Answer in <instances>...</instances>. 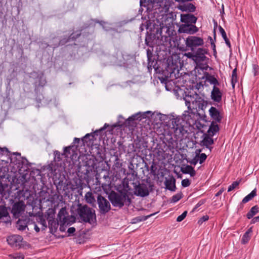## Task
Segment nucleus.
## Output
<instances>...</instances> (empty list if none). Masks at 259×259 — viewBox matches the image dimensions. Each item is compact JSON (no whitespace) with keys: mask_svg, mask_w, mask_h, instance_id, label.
I'll list each match as a JSON object with an SVG mask.
<instances>
[{"mask_svg":"<svg viewBox=\"0 0 259 259\" xmlns=\"http://www.w3.org/2000/svg\"><path fill=\"white\" fill-rule=\"evenodd\" d=\"M205 202V200L202 199L200 200L195 205V207L193 209V211H194L195 209H196L197 208L200 207L201 205L203 204Z\"/></svg>","mask_w":259,"mask_h":259,"instance_id":"nucleus-57","label":"nucleus"},{"mask_svg":"<svg viewBox=\"0 0 259 259\" xmlns=\"http://www.w3.org/2000/svg\"><path fill=\"white\" fill-rule=\"evenodd\" d=\"M28 220L26 218L24 219H19L17 222V227L18 230L20 231L24 230L27 227Z\"/></svg>","mask_w":259,"mask_h":259,"instance_id":"nucleus-27","label":"nucleus"},{"mask_svg":"<svg viewBox=\"0 0 259 259\" xmlns=\"http://www.w3.org/2000/svg\"><path fill=\"white\" fill-rule=\"evenodd\" d=\"M145 184L144 183H139L135 186L134 194L138 196L144 197L147 196L149 194V188L152 189L153 185L151 184L150 181L147 180Z\"/></svg>","mask_w":259,"mask_h":259,"instance_id":"nucleus-6","label":"nucleus"},{"mask_svg":"<svg viewBox=\"0 0 259 259\" xmlns=\"http://www.w3.org/2000/svg\"><path fill=\"white\" fill-rule=\"evenodd\" d=\"M108 126H109V124L107 123H105L103 127H101L99 130L95 131L93 133H91L90 134H86L82 138H81V140L84 145L86 143L87 145H89L90 144V142L91 141H93L96 139L95 136H98L99 135H101V133L105 130Z\"/></svg>","mask_w":259,"mask_h":259,"instance_id":"nucleus-9","label":"nucleus"},{"mask_svg":"<svg viewBox=\"0 0 259 259\" xmlns=\"http://www.w3.org/2000/svg\"><path fill=\"white\" fill-rule=\"evenodd\" d=\"M184 56L194 61V52L191 51V52L186 53L184 54Z\"/></svg>","mask_w":259,"mask_h":259,"instance_id":"nucleus-55","label":"nucleus"},{"mask_svg":"<svg viewBox=\"0 0 259 259\" xmlns=\"http://www.w3.org/2000/svg\"><path fill=\"white\" fill-rule=\"evenodd\" d=\"M163 143L165 144L166 148L165 151H172L177 147L178 142L176 140L169 136V137L165 138Z\"/></svg>","mask_w":259,"mask_h":259,"instance_id":"nucleus-16","label":"nucleus"},{"mask_svg":"<svg viewBox=\"0 0 259 259\" xmlns=\"http://www.w3.org/2000/svg\"><path fill=\"white\" fill-rule=\"evenodd\" d=\"M9 256L12 259H24V256L21 253L11 254Z\"/></svg>","mask_w":259,"mask_h":259,"instance_id":"nucleus-46","label":"nucleus"},{"mask_svg":"<svg viewBox=\"0 0 259 259\" xmlns=\"http://www.w3.org/2000/svg\"><path fill=\"white\" fill-rule=\"evenodd\" d=\"M184 23V24H181L179 26L178 29L179 33L194 34L198 31L199 28L195 25L190 24L189 22Z\"/></svg>","mask_w":259,"mask_h":259,"instance_id":"nucleus-10","label":"nucleus"},{"mask_svg":"<svg viewBox=\"0 0 259 259\" xmlns=\"http://www.w3.org/2000/svg\"><path fill=\"white\" fill-rule=\"evenodd\" d=\"M253 71L254 75L256 76L259 73V66L257 64H253Z\"/></svg>","mask_w":259,"mask_h":259,"instance_id":"nucleus-54","label":"nucleus"},{"mask_svg":"<svg viewBox=\"0 0 259 259\" xmlns=\"http://www.w3.org/2000/svg\"><path fill=\"white\" fill-rule=\"evenodd\" d=\"M197 151L198 152L197 153H196V155L198 156V158L199 159V162L200 164L203 163L205 160L207 158V155L205 153H201L199 154V153L201 152V150H197Z\"/></svg>","mask_w":259,"mask_h":259,"instance_id":"nucleus-39","label":"nucleus"},{"mask_svg":"<svg viewBox=\"0 0 259 259\" xmlns=\"http://www.w3.org/2000/svg\"><path fill=\"white\" fill-rule=\"evenodd\" d=\"M77 213L79 216L80 222L88 223L92 224L96 220V215L95 210L87 205L79 204L76 209Z\"/></svg>","mask_w":259,"mask_h":259,"instance_id":"nucleus-2","label":"nucleus"},{"mask_svg":"<svg viewBox=\"0 0 259 259\" xmlns=\"http://www.w3.org/2000/svg\"><path fill=\"white\" fill-rule=\"evenodd\" d=\"M259 211V207L257 205H255L251 208L250 210L247 212L246 217L248 219L252 218Z\"/></svg>","mask_w":259,"mask_h":259,"instance_id":"nucleus-31","label":"nucleus"},{"mask_svg":"<svg viewBox=\"0 0 259 259\" xmlns=\"http://www.w3.org/2000/svg\"><path fill=\"white\" fill-rule=\"evenodd\" d=\"M191 184V182L189 180L186 179H184L182 181V186L183 187H189Z\"/></svg>","mask_w":259,"mask_h":259,"instance_id":"nucleus-52","label":"nucleus"},{"mask_svg":"<svg viewBox=\"0 0 259 259\" xmlns=\"http://www.w3.org/2000/svg\"><path fill=\"white\" fill-rule=\"evenodd\" d=\"M6 187H7V185H4L2 183H0V194L3 197L6 195L5 188Z\"/></svg>","mask_w":259,"mask_h":259,"instance_id":"nucleus-49","label":"nucleus"},{"mask_svg":"<svg viewBox=\"0 0 259 259\" xmlns=\"http://www.w3.org/2000/svg\"><path fill=\"white\" fill-rule=\"evenodd\" d=\"M217 123L218 122L212 121L206 134L210 135V136H213L214 135L218 132L219 131L220 128Z\"/></svg>","mask_w":259,"mask_h":259,"instance_id":"nucleus-23","label":"nucleus"},{"mask_svg":"<svg viewBox=\"0 0 259 259\" xmlns=\"http://www.w3.org/2000/svg\"><path fill=\"white\" fill-rule=\"evenodd\" d=\"M204 43V40L202 37L190 35L185 40L186 49H183L182 48H180L179 49L182 51L190 50L195 52L198 48L202 47Z\"/></svg>","mask_w":259,"mask_h":259,"instance_id":"nucleus-4","label":"nucleus"},{"mask_svg":"<svg viewBox=\"0 0 259 259\" xmlns=\"http://www.w3.org/2000/svg\"><path fill=\"white\" fill-rule=\"evenodd\" d=\"M84 197L86 201L88 203L92 204L94 206V204L96 202V199L94 198L93 193L91 192H88L85 194Z\"/></svg>","mask_w":259,"mask_h":259,"instance_id":"nucleus-33","label":"nucleus"},{"mask_svg":"<svg viewBox=\"0 0 259 259\" xmlns=\"http://www.w3.org/2000/svg\"><path fill=\"white\" fill-rule=\"evenodd\" d=\"M222 93L218 87H213L211 92V99L217 103H220L222 99Z\"/></svg>","mask_w":259,"mask_h":259,"instance_id":"nucleus-17","label":"nucleus"},{"mask_svg":"<svg viewBox=\"0 0 259 259\" xmlns=\"http://www.w3.org/2000/svg\"><path fill=\"white\" fill-rule=\"evenodd\" d=\"M198 161H199V159H198V156H197L196 155L194 157V158L190 162V163L192 164L196 165Z\"/></svg>","mask_w":259,"mask_h":259,"instance_id":"nucleus-59","label":"nucleus"},{"mask_svg":"<svg viewBox=\"0 0 259 259\" xmlns=\"http://www.w3.org/2000/svg\"><path fill=\"white\" fill-rule=\"evenodd\" d=\"M219 30L222 35V36L223 37V39H224V40L225 41L226 44L229 48H231V45L229 39L228 38V37L227 36L225 30L221 26H220Z\"/></svg>","mask_w":259,"mask_h":259,"instance_id":"nucleus-34","label":"nucleus"},{"mask_svg":"<svg viewBox=\"0 0 259 259\" xmlns=\"http://www.w3.org/2000/svg\"><path fill=\"white\" fill-rule=\"evenodd\" d=\"M75 232V229L74 227L69 228L67 230V233L69 234V235L73 234Z\"/></svg>","mask_w":259,"mask_h":259,"instance_id":"nucleus-60","label":"nucleus"},{"mask_svg":"<svg viewBox=\"0 0 259 259\" xmlns=\"http://www.w3.org/2000/svg\"><path fill=\"white\" fill-rule=\"evenodd\" d=\"M47 81L44 76V74L42 73L38 74L37 75L36 80L35 81V86L37 87H43L45 85Z\"/></svg>","mask_w":259,"mask_h":259,"instance_id":"nucleus-24","label":"nucleus"},{"mask_svg":"<svg viewBox=\"0 0 259 259\" xmlns=\"http://www.w3.org/2000/svg\"><path fill=\"white\" fill-rule=\"evenodd\" d=\"M237 81V68H235L232 71L231 77V84L233 88L235 87V84Z\"/></svg>","mask_w":259,"mask_h":259,"instance_id":"nucleus-38","label":"nucleus"},{"mask_svg":"<svg viewBox=\"0 0 259 259\" xmlns=\"http://www.w3.org/2000/svg\"><path fill=\"white\" fill-rule=\"evenodd\" d=\"M79 29L81 33V36L83 38H88L90 35H92L94 32V27L93 26H82Z\"/></svg>","mask_w":259,"mask_h":259,"instance_id":"nucleus-18","label":"nucleus"},{"mask_svg":"<svg viewBox=\"0 0 259 259\" xmlns=\"http://www.w3.org/2000/svg\"><path fill=\"white\" fill-rule=\"evenodd\" d=\"M194 52V62H199L200 61H205L208 60V58L205 56L208 53L206 49L203 48H198Z\"/></svg>","mask_w":259,"mask_h":259,"instance_id":"nucleus-13","label":"nucleus"},{"mask_svg":"<svg viewBox=\"0 0 259 259\" xmlns=\"http://www.w3.org/2000/svg\"><path fill=\"white\" fill-rule=\"evenodd\" d=\"M141 18L146 20V24L144 26L150 31V33L147 32L145 40L147 46L153 48L154 46H166L171 40L174 41L175 46H179L181 38L177 35L172 23L176 17H165L164 24L162 22L163 20L160 21L157 17H148V20H146V17ZM163 18L161 17V19Z\"/></svg>","mask_w":259,"mask_h":259,"instance_id":"nucleus-1","label":"nucleus"},{"mask_svg":"<svg viewBox=\"0 0 259 259\" xmlns=\"http://www.w3.org/2000/svg\"><path fill=\"white\" fill-rule=\"evenodd\" d=\"M54 160L56 161H60L62 160V156H64V155H62V153H60L58 151H55L54 152Z\"/></svg>","mask_w":259,"mask_h":259,"instance_id":"nucleus-45","label":"nucleus"},{"mask_svg":"<svg viewBox=\"0 0 259 259\" xmlns=\"http://www.w3.org/2000/svg\"><path fill=\"white\" fill-rule=\"evenodd\" d=\"M167 68L163 71L164 74L166 77H172L174 71L171 68H170L168 65L167 66Z\"/></svg>","mask_w":259,"mask_h":259,"instance_id":"nucleus-40","label":"nucleus"},{"mask_svg":"<svg viewBox=\"0 0 259 259\" xmlns=\"http://www.w3.org/2000/svg\"><path fill=\"white\" fill-rule=\"evenodd\" d=\"M204 61H200L199 62H194L196 65V68H199L202 70H207L208 65L206 63H203Z\"/></svg>","mask_w":259,"mask_h":259,"instance_id":"nucleus-37","label":"nucleus"},{"mask_svg":"<svg viewBox=\"0 0 259 259\" xmlns=\"http://www.w3.org/2000/svg\"><path fill=\"white\" fill-rule=\"evenodd\" d=\"M4 152H6V153H8L10 152V151H9L8 149L6 147H4V148L0 147V154H4Z\"/></svg>","mask_w":259,"mask_h":259,"instance_id":"nucleus-61","label":"nucleus"},{"mask_svg":"<svg viewBox=\"0 0 259 259\" xmlns=\"http://www.w3.org/2000/svg\"><path fill=\"white\" fill-rule=\"evenodd\" d=\"M133 116H134V119L135 120H139L140 121L142 118H145V114H142L141 113H138L137 114H135L134 115H132Z\"/></svg>","mask_w":259,"mask_h":259,"instance_id":"nucleus-48","label":"nucleus"},{"mask_svg":"<svg viewBox=\"0 0 259 259\" xmlns=\"http://www.w3.org/2000/svg\"><path fill=\"white\" fill-rule=\"evenodd\" d=\"M206 80L209 82L211 84H213V87H217L220 85V82L217 80V79L207 72H205L204 73V77Z\"/></svg>","mask_w":259,"mask_h":259,"instance_id":"nucleus-22","label":"nucleus"},{"mask_svg":"<svg viewBox=\"0 0 259 259\" xmlns=\"http://www.w3.org/2000/svg\"><path fill=\"white\" fill-rule=\"evenodd\" d=\"M197 17H181L182 22H189L190 24H194L196 22Z\"/></svg>","mask_w":259,"mask_h":259,"instance_id":"nucleus-36","label":"nucleus"},{"mask_svg":"<svg viewBox=\"0 0 259 259\" xmlns=\"http://www.w3.org/2000/svg\"><path fill=\"white\" fill-rule=\"evenodd\" d=\"M224 189L223 188H222L221 189H220L215 195V196L216 197H218L220 195H221L222 193L224 192Z\"/></svg>","mask_w":259,"mask_h":259,"instance_id":"nucleus-64","label":"nucleus"},{"mask_svg":"<svg viewBox=\"0 0 259 259\" xmlns=\"http://www.w3.org/2000/svg\"><path fill=\"white\" fill-rule=\"evenodd\" d=\"M211 46L212 49L213 50V55L214 56H216L217 53V50H216V46H215V45L214 41H212L211 42Z\"/></svg>","mask_w":259,"mask_h":259,"instance_id":"nucleus-58","label":"nucleus"},{"mask_svg":"<svg viewBox=\"0 0 259 259\" xmlns=\"http://www.w3.org/2000/svg\"><path fill=\"white\" fill-rule=\"evenodd\" d=\"M149 1L152 4L154 8L159 6V0H149Z\"/></svg>","mask_w":259,"mask_h":259,"instance_id":"nucleus-62","label":"nucleus"},{"mask_svg":"<svg viewBox=\"0 0 259 259\" xmlns=\"http://www.w3.org/2000/svg\"><path fill=\"white\" fill-rule=\"evenodd\" d=\"M182 197V193H178L174 195L171 198V202L175 203L180 200Z\"/></svg>","mask_w":259,"mask_h":259,"instance_id":"nucleus-47","label":"nucleus"},{"mask_svg":"<svg viewBox=\"0 0 259 259\" xmlns=\"http://www.w3.org/2000/svg\"><path fill=\"white\" fill-rule=\"evenodd\" d=\"M209 113L210 117L214 122L221 123L223 117V114L221 112L217 109L215 107L211 106L209 110Z\"/></svg>","mask_w":259,"mask_h":259,"instance_id":"nucleus-15","label":"nucleus"},{"mask_svg":"<svg viewBox=\"0 0 259 259\" xmlns=\"http://www.w3.org/2000/svg\"><path fill=\"white\" fill-rule=\"evenodd\" d=\"M241 180L240 179L239 181H234L233 183L229 186L228 189V192H230L235 189L240 183Z\"/></svg>","mask_w":259,"mask_h":259,"instance_id":"nucleus-41","label":"nucleus"},{"mask_svg":"<svg viewBox=\"0 0 259 259\" xmlns=\"http://www.w3.org/2000/svg\"><path fill=\"white\" fill-rule=\"evenodd\" d=\"M74 146H70L66 147L64 148V152L62 153V155H64L65 157H68V155L70 154V150L74 148Z\"/></svg>","mask_w":259,"mask_h":259,"instance_id":"nucleus-44","label":"nucleus"},{"mask_svg":"<svg viewBox=\"0 0 259 259\" xmlns=\"http://www.w3.org/2000/svg\"><path fill=\"white\" fill-rule=\"evenodd\" d=\"M148 61L149 65L153 66V67H154L157 63L154 57L153 58H151L150 59H148Z\"/></svg>","mask_w":259,"mask_h":259,"instance_id":"nucleus-53","label":"nucleus"},{"mask_svg":"<svg viewBox=\"0 0 259 259\" xmlns=\"http://www.w3.org/2000/svg\"><path fill=\"white\" fill-rule=\"evenodd\" d=\"M184 100L185 101L186 105L188 106V108H190V103H194L196 101V99L193 96L191 95H186L185 97L184 98Z\"/></svg>","mask_w":259,"mask_h":259,"instance_id":"nucleus-35","label":"nucleus"},{"mask_svg":"<svg viewBox=\"0 0 259 259\" xmlns=\"http://www.w3.org/2000/svg\"><path fill=\"white\" fill-rule=\"evenodd\" d=\"M187 214V211H185L184 212H183L182 214L178 217L177 219V221L178 222L182 221L186 218Z\"/></svg>","mask_w":259,"mask_h":259,"instance_id":"nucleus-51","label":"nucleus"},{"mask_svg":"<svg viewBox=\"0 0 259 259\" xmlns=\"http://www.w3.org/2000/svg\"><path fill=\"white\" fill-rule=\"evenodd\" d=\"M209 219V216L207 215H203L201 218L199 219L198 221V224L199 225H201L204 222H205Z\"/></svg>","mask_w":259,"mask_h":259,"instance_id":"nucleus-50","label":"nucleus"},{"mask_svg":"<svg viewBox=\"0 0 259 259\" xmlns=\"http://www.w3.org/2000/svg\"><path fill=\"white\" fill-rule=\"evenodd\" d=\"M108 198L113 206L119 208L124 206L125 201H127L128 205L131 203V199L126 190L120 191L119 193L112 191L109 195Z\"/></svg>","mask_w":259,"mask_h":259,"instance_id":"nucleus-3","label":"nucleus"},{"mask_svg":"<svg viewBox=\"0 0 259 259\" xmlns=\"http://www.w3.org/2000/svg\"><path fill=\"white\" fill-rule=\"evenodd\" d=\"M179 9L182 11L192 12L195 11V7L193 4L189 3L180 6Z\"/></svg>","mask_w":259,"mask_h":259,"instance_id":"nucleus-28","label":"nucleus"},{"mask_svg":"<svg viewBox=\"0 0 259 259\" xmlns=\"http://www.w3.org/2000/svg\"><path fill=\"white\" fill-rule=\"evenodd\" d=\"M250 235L248 234V233H245L241 238V243L243 244L247 243L250 240Z\"/></svg>","mask_w":259,"mask_h":259,"instance_id":"nucleus-43","label":"nucleus"},{"mask_svg":"<svg viewBox=\"0 0 259 259\" xmlns=\"http://www.w3.org/2000/svg\"><path fill=\"white\" fill-rule=\"evenodd\" d=\"M95 165V163L93 159H90L89 160H87V161H84L83 166L87 167L85 169L86 172L87 173L90 170H92V169L94 168Z\"/></svg>","mask_w":259,"mask_h":259,"instance_id":"nucleus-29","label":"nucleus"},{"mask_svg":"<svg viewBox=\"0 0 259 259\" xmlns=\"http://www.w3.org/2000/svg\"><path fill=\"white\" fill-rule=\"evenodd\" d=\"M165 188L170 191H175L176 190V179L174 177H171L168 179H166L164 182Z\"/></svg>","mask_w":259,"mask_h":259,"instance_id":"nucleus-20","label":"nucleus"},{"mask_svg":"<svg viewBox=\"0 0 259 259\" xmlns=\"http://www.w3.org/2000/svg\"><path fill=\"white\" fill-rule=\"evenodd\" d=\"M256 196V190L254 189L242 200V203H246Z\"/></svg>","mask_w":259,"mask_h":259,"instance_id":"nucleus-32","label":"nucleus"},{"mask_svg":"<svg viewBox=\"0 0 259 259\" xmlns=\"http://www.w3.org/2000/svg\"><path fill=\"white\" fill-rule=\"evenodd\" d=\"M181 171L183 174H189L191 177L196 175V171L191 165H187L185 167H182Z\"/></svg>","mask_w":259,"mask_h":259,"instance_id":"nucleus-26","label":"nucleus"},{"mask_svg":"<svg viewBox=\"0 0 259 259\" xmlns=\"http://www.w3.org/2000/svg\"><path fill=\"white\" fill-rule=\"evenodd\" d=\"M67 214V212L65 208H61L59 213L58 214V218L59 221L63 225H69L68 222V217L65 216V214Z\"/></svg>","mask_w":259,"mask_h":259,"instance_id":"nucleus-21","label":"nucleus"},{"mask_svg":"<svg viewBox=\"0 0 259 259\" xmlns=\"http://www.w3.org/2000/svg\"><path fill=\"white\" fill-rule=\"evenodd\" d=\"M257 222H259V216L253 218L251 221V223L252 224H254Z\"/></svg>","mask_w":259,"mask_h":259,"instance_id":"nucleus-63","label":"nucleus"},{"mask_svg":"<svg viewBox=\"0 0 259 259\" xmlns=\"http://www.w3.org/2000/svg\"><path fill=\"white\" fill-rule=\"evenodd\" d=\"M157 212L153 213L147 215L146 216H141V217H137L134 220H136V222L144 221L147 220L149 218L154 215Z\"/></svg>","mask_w":259,"mask_h":259,"instance_id":"nucleus-42","label":"nucleus"},{"mask_svg":"<svg viewBox=\"0 0 259 259\" xmlns=\"http://www.w3.org/2000/svg\"><path fill=\"white\" fill-rule=\"evenodd\" d=\"M11 163H14L17 166V168L19 170H21V168H23V166L24 164L27 165L28 160L25 158H23L21 157V154L20 153H14L13 155L10 157Z\"/></svg>","mask_w":259,"mask_h":259,"instance_id":"nucleus-11","label":"nucleus"},{"mask_svg":"<svg viewBox=\"0 0 259 259\" xmlns=\"http://www.w3.org/2000/svg\"><path fill=\"white\" fill-rule=\"evenodd\" d=\"M81 32L79 29H73V32L67 37L63 38L59 41V45H64L70 41H75L77 38L81 36Z\"/></svg>","mask_w":259,"mask_h":259,"instance_id":"nucleus-14","label":"nucleus"},{"mask_svg":"<svg viewBox=\"0 0 259 259\" xmlns=\"http://www.w3.org/2000/svg\"><path fill=\"white\" fill-rule=\"evenodd\" d=\"M203 139L201 142V145L205 146L206 148L209 149L211 150V148L209 146L214 143L213 140L211 138L210 135L205 133L203 135Z\"/></svg>","mask_w":259,"mask_h":259,"instance_id":"nucleus-19","label":"nucleus"},{"mask_svg":"<svg viewBox=\"0 0 259 259\" xmlns=\"http://www.w3.org/2000/svg\"><path fill=\"white\" fill-rule=\"evenodd\" d=\"M97 203L99 207V211L102 214H105L111 209V205L109 201L101 194H98Z\"/></svg>","mask_w":259,"mask_h":259,"instance_id":"nucleus-7","label":"nucleus"},{"mask_svg":"<svg viewBox=\"0 0 259 259\" xmlns=\"http://www.w3.org/2000/svg\"><path fill=\"white\" fill-rule=\"evenodd\" d=\"M180 119L179 118H174L172 119L171 121L172 128H174L175 131L179 130L181 131V129L183 128V125L181 124Z\"/></svg>","mask_w":259,"mask_h":259,"instance_id":"nucleus-30","label":"nucleus"},{"mask_svg":"<svg viewBox=\"0 0 259 259\" xmlns=\"http://www.w3.org/2000/svg\"><path fill=\"white\" fill-rule=\"evenodd\" d=\"M3 218H8L5 223H10V217L7 208L5 206L0 205V220Z\"/></svg>","mask_w":259,"mask_h":259,"instance_id":"nucleus-25","label":"nucleus"},{"mask_svg":"<svg viewBox=\"0 0 259 259\" xmlns=\"http://www.w3.org/2000/svg\"><path fill=\"white\" fill-rule=\"evenodd\" d=\"M140 8L139 10V15L144 16H149L150 15H153L155 16V13L160 12V10L157 11V8L154 9L152 4L149 1L146 2V0H140Z\"/></svg>","mask_w":259,"mask_h":259,"instance_id":"nucleus-5","label":"nucleus"},{"mask_svg":"<svg viewBox=\"0 0 259 259\" xmlns=\"http://www.w3.org/2000/svg\"><path fill=\"white\" fill-rule=\"evenodd\" d=\"M25 207L26 205L23 200L14 202L12 205L11 213L15 218H19L24 213Z\"/></svg>","mask_w":259,"mask_h":259,"instance_id":"nucleus-8","label":"nucleus"},{"mask_svg":"<svg viewBox=\"0 0 259 259\" xmlns=\"http://www.w3.org/2000/svg\"><path fill=\"white\" fill-rule=\"evenodd\" d=\"M146 52H147V58L148 59H150L151 58L153 57V53H152L153 49H152V50H150V49H148L146 50Z\"/></svg>","mask_w":259,"mask_h":259,"instance_id":"nucleus-56","label":"nucleus"},{"mask_svg":"<svg viewBox=\"0 0 259 259\" xmlns=\"http://www.w3.org/2000/svg\"><path fill=\"white\" fill-rule=\"evenodd\" d=\"M23 239L22 237L18 235H13L9 236L7 238V241L8 244L12 247L19 249L22 247V241Z\"/></svg>","mask_w":259,"mask_h":259,"instance_id":"nucleus-12","label":"nucleus"}]
</instances>
